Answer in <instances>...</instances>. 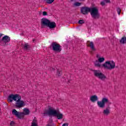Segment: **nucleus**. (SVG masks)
Segmentation results:
<instances>
[{
	"mask_svg": "<svg viewBox=\"0 0 126 126\" xmlns=\"http://www.w3.org/2000/svg\"><path fill=\"white\" fill-rule=\"evenodd\" d=\"M103 114L105 116H108V115H110V109L108 108H106L105 110H103Z\"/></svg>",
	"mask_w": 126,
	"mask_h": 126,
	"instance_id": "obj_16",
	"label": "nucleus"
},
{
	"mask_svg": "<svg viewBox=\"0 0 126 126\" xmlns=\"http://www.w3.org/2000/svg\"><path fill=\"white\" fill-rule=\"evenodd\" d=\"M62 126H68V123H64V124H63Z\"/></svg>",
	"mask_w": 126,
	"mask_h": 126,
	"instance_id": "obj_29",
	"label": "nucleus"
},
{
	"mask_svg": "<svg viewBox=\"0 0 126 126\" xmlns=\"http://www.w3.org/2000/svg\"><path fill=\"white\" fill-rule=\"evenodd\" d=\"M55 117H57L58 120H62V119L63 118V114L60 113V112L57 111Z\"/></svg>",
	"mask_w": 126,
	"mask_h": 126,
	"instance_id": "obj_14",
	"label": "nucleus"
},
{
	"mask_svg": "<svg viewBox=\"0 0 126 126\" xmlns=\"http://www.w3.org/2000/svg\"><path fill=\"white\" fill-rule=\"evenodd\" d=\"M94 65L96 67H101V64L100 63V62L98 60H96L94 63Z\"/></svg>",
	"mask_w": 126,
	"mask_h": 126,
	"instance_id": "obj_17",
	"label": "nucleus"
},
{
	"mask_svg": "<svg viewBox=\"0 0 126 126\" xmlns=\"http://www.w3.org/2000/svg\"><path fill=\"white\" fill-rule=\"evenodd\" d=\"M99 63H103V62H104L105 61V58H98V60H97Z\"/></svg>",
	"mask_w": 126,
	"mask_h": 126,
	"instance_id": "obj_21",
	"label": "nucleus"
},
{
	"mask_svg": "<svg viewBox=\"0 0 126 126\" xmlns=\"http://www.w3.org/2000/svg\"><path fill=\"white\" fill-rule=\"evenodd\" d=\"M47 27H49L50 29H54V28H56L57 27V24L55 22H51L50 21L48 25L47 26Z\"/></svg>",
	"mask_w": 126,
	"mask_h": 126,
	"instance_id": "obj_13",
	"label": "nucleus"
},
{
	"mask_svg": "<svg viewBox=\"0 0 126 126\" xmlns=\"http://www.w3.org/2000/svg\"><path fill=\"white\" fill-rule=\"evenodd\" d=\"M10 126H14V122L11 121L10 123Z\"/></svg>",
	"mask_w": 126,
	"mask_h": 126,
	"instance_id": "obj_30",
	"label": "nucleus"
},
{
	"mask_svg": "<svg viewBox=\"0 0 126 126\" xmlns=\"http://www.w3.org/2000/svg\"><path fill=\"white\" fill-rule=\"evenodd\" d=\"M31 126H38V122L35 119H34L32 123Z\"/></svg>",
	"mask_w": 126,
	"mask_h": 126,
	"instance_id": "obj_18",
	"label": "nucleus"
},
{
	"mask_svg": "<svg viewBox=\"0 0 126 126\" xmlns=\"http://www.w3.org/2000/svg\"><path fill=\"white\" fill-rule=\"evenodd\" d=\"M100 4H101V5H102V6H104V5H105V1H101V2H100Z\"/></svg>",
	"mask_w": 126,
	"mask_h": 126,
	"instance_id": "obj_28",
	"label": "nucleus"
},
{
	"mask_svg": "<svg viewBox=\"0 0 126 126\" xmlns=\"http://www.w3.org/2000/svg\"><path fill=\"white\" fill-rule=\"evenodd\" d=\"M92 71L94 72V75L95 77L100 79V80L104 81V80L107 79V77L106 75L103 74L101 71L98 70H93Z\"/></svg>",
	"mask_w": 126,
	"mask_h": 126,
	"instance_id": "obj_3",
	"label": "nucleus"
},
{
	"mask_svg": "<svg viewBox=\"0 0 126 126\" xmlns=\"http://www.w3.org/2000/svg\"><path fill=\"white\" fill-rule=\"evenodd\" d=\"M12 115H14L18 119H23L24 118V116H28L30 114V110L28 108H24L23 112H19L17 111L15 109H13L12 111Z\"/></svg>",
	"mask_w": 126,
	"mask_h": 126,
	"instance_id": "obj_2",
	"label": "nucleus"
},
{
	"mask_svg": "<svg viewBox=\"0 0 126 126\" xmlns=\"http://www.w3.org/2000/svg\"><path fill=\"white\" fill-rule=\"evenodd\" d=\"M20 97V95L18 94H10L7 99L8 102H9L10 103H12V102H13V101H17V100Z\"/></svg>",
	"mask_w": 126,
	"mask_h": 126,
	"instance_id": "obj_8",
	"label": "nucleus"
},
{
	"mask_svg": "<svg viewBox=\"0 0 126 126\" xmlns=\"http://www.w3.org/2000/svg\"><path fill=\"white\" fill-rule=\"evenodd\" d=\"M121 12H122V10L121 9V8H120L119 7L117 8V12L119 15L121 14Z\"/></svg>",
	"mask_w": 126,
	"mask_h": 126,
	"instance_id": "obj_26",
	"label": "nucleus"
},
{
	"mask_svg": "<svg viewBox=\"0 0 126 126\" xmlns=\"http://www.w3.org/2000/svg\"><path fill=\"white\" fill-rule=\"evenodd\" d=\"M79 24H84L85 23V21L84 20H80L78 21Z\"/></svg>",
	"mask_w": 126,
	"mask_h": 126,
	"instance_id": "obj_23",
	"label": "nucleus"
},
{
	"mask_svg": "<svg viewBox=\"0 0 126 126\" xmlns=\"http://www.w3.org/2000/svg\"><path fill=\"white\" fill-rule=\"evenodd\" d=\"M2 36H3V34L0 33V38H1V37H2Z\"/></svg>",
	"mask_w": 126,
	"mask_h": 126,
	"instance_id": "obj_31",
	"label": "nucleus"
},
{
	"mask_svg": "<svg viewBox=\"0 0 126 126\" xmlns=\"http://www.w3.org/2000/svg\"><path fill=\"white\" fill-rule=\"evenodd\" d=\"M121 44H126V37H123L120 40Z\"/></svg>",
	"mask_w": 126,
	"mask_h": 126,
	"instance_id": "obj_19",
	"label": "nucleus"
},
{
	"mask_svg": "<svg viewBox=\"0 0 126 126\" xmlns=\"http://www.w3.org/2000/svg\"><path fill=\"white\" fill-rule=\"evenodd\" d=\"M51 47L54 52H57L58 53L62 52V46L56 42L52 43Z\"/></svg>",
	"mask_w": 126,
	"mask_h": 126,
	"instance_id": "obj_5",
	"label": "nucleus"
},
{
	"mask_svg": "<svg viewBox=\"0 0 126 126\" xmlns=\"http://www.w3.org/2000/svg\"><path fill=\"white\" fill-rule=\"evenodd\" d=\"M54 0H46L47 3H52V2H54Z\"/></svg>",
	"mask_w": 126,
	"mask_h": 126,
	"instance_id": "obj_24",
	"label": "nucleus"
},
{
	"mask_svg": "<svg viewBox=\"0 0 126 126\" xmlns=\"http://www.w3.org/2000/svg\"><path fill=\"white\" fill-rule=\"evenodd\" d=\"M16 102V108H22L25 106V102H24L23 100H21V96H20V97L17 99Z\"/></svg>",
	"mask_w": 126,
	"mask_h": 126,
	"instance_id": "obj_9",
	"label": "nucleus"
},
{
	"mask_svg": "<svg viewBox=\"0 0 126 126\" xmlns=\"http://www.w3.org/2000/svg\"><path fill=\"white\" fill-rule=\"evenodd\" d=\"M29 48V45H28V43H26L24 45V49L25 50H28Z\"/></svg>",
	"mask_w": 126,
	"mask_h": 126,
	"instance_id": "obj_22",
	"label": "nucleus"
},
{
	"mask_svg": "<svg viewBox=\"0 0 126 126\" xmlns=\"http://www.w3.org/2000/svg\"><path fill=\"white\" fill-rule=\"evenodd\" d=\"M48 13H47V12L46 11H43L42 12V15L44 16H46V15H47Z\"/></svg>",
	"mask_w": 126,
	"mask_h": 126,
	"instance_id": "obj_27",
	"label": "nucleus"
},
{
	"mask_svg": "<svg viewBox=\"0 0 126 126\" xmlns=\"http://www.w3.org/2000/svg\"><path fill=\"white\" fill-rule=\"evenodd\" d=\"M62 70L60 69H58L57 72V75H58V76H61V75H62Z\"/></svg>",
	"mask_w": 126,
	"mask_h": 126,
	"instance_id": "obj_20",
	"label": "nucleus"
},
{
	"mask_svg": "<svg viewBox=\"0 0 126 126\" xmlns=\"http://www.w3.org/2000/svg\"><path fill=\"white\" fill-rule=\"evenodd\" d=\"M102 66H103L104 68H107V69H113L115 68L116 63L113 61H106L102 64Z\"/></svg>",
	"mask_w": 126,
	"mask_h": 126,
	"instance_id": "obj_4",
	"label": "nucleus"
},
{
	"mask_svg": "<svg viewBox=\"0 0 126 126\" xmlns=\"http://www.w3.org/2000/svg\"><path fill=\"white\" fill-rule=\"evenodd\" d=\"M51 70H54V68H51Z\"/></svg>",
	"mask_w": 126,
	"mask_h": 126,
	"instance_id": "obj_33",
	"label": "nucleus"
},
{
	"mask_svg": "<svg viewBox=\"0 0 126 126\" xmlns=\"http://www.w3.org/2000/svg\"><path fill=\"white\" fill-rule=\"evenodd\" d=\"M89 12L93 19H99V18H100L99 9L97 7H92L89 8L87 6H84L81 8V13H82V14L86 15L88 14Z\"/></svg>",
	"mask_w": 126,
	"mask_h": 126,
	"instance_id": "obj_1",
	"label": "nucleus"
},
{
	"mask_svg": "<svg viewBox=\"0 0 126 126\" xmlns=\"http://www.w3.org/2000/svg\"><path fill=\"white\" fill-rule=\"evenodd\" d=\"M90 100L93 103H95L96 101H98V96L96 95H92L90 97Z\"/></svg>",
	"mask_w": 126,
	"mask_h": 126,
	"instance_id": "obj_15",
	"label": "nucleus"
},
{
	"mask_svg": "<svg viewBox=\"0 0 126 126\" xmlns=\"http://www.w3.org/2000/svg\"><path fill=\"white\" fill-rule=\"evenodd\" d=\"M106 2H110V0H107Z\"/></svg>",
	"mask_w": 126,
	"mask_h": 126,
	"instance_id": "obj_32",
	"label": "nucleus"
},
{
	"mask_svg": "<svg viewBox=\"0 0 126 126\" xmlns=\"http://www.w3.org/2000/svg\"><path fill=\"white\" fill-rule=\"evenodd\" d=\"M74 5H75L76 6H80V5H81V3L76 2L74 3Z\"/></svg>",
	"mask_w": 126,
	"mask_h": 126,
	"instance_id": "obj_25",
	"label": "nucleus"
},
{
	"mask_svg": "<svg viewBox=\"0 0 126 126\" xmlns=\"http://www.w3.org/2000/svg\"><path fill=\"white\" fill-rule=\"evenodd\" d=\"M88 46L91 48L92 51H90L91 55H93V52H95L96 51V49L94 47V43L93 42L88 41Z\"/></svg>",
	"mask_w": 126,
	"mask_h": 126,
	"instance_id": "obj_11",
	"label": "nucleus"
},
{
	"mask_svg": "<svg viewBox=\"0 0 126 126\" xmlns=\"http://www.w3.org/2000/svg\"><path fill=\"white\" fill-rule=\"evenodd\" d=\"M109 103V99L107 97H103L102 98L101 101H98L97 102V104L99 108H105V105Z\"/></svg>",
	"mask_w": 126,
	"mask_h": 126,
	"instance_id": "obj_6",
	"label": "nucleus"
},
{
	"mask_svg": "<svg viewBox=\"0 0 126 126\" xmlns=\"http://www.w3.org/2000/svg\"><path fill=\"white\" fill-rule=\"evenodd\" d=\"M49 23L50 20L48 19L43 18L41 19V25H42V26H47L48 27Z\"/></svg>",
	"mask_w": 126,
	"mask_h": 126,
	"instance_id": "obj_12",
	"label": "nucleus"
},
{
	"mask_svg": "<svg viewBox=\"0 0 126 126\" xmlns=\"http://www.w3.org/2000/svg\"><path fill=\"white\" fill-rule=\"evenodd\" d=\"M10 42V37L5 35L3 36V37L1 39V43H2V46H3L4 47H6V46H8L9 45V42Z\"/></svg>",
	"mask_w": 126,
	"mask_h": 126,
	"instance_id": "obj_7",
	"label": "nucleus"
},
{
	"mask_svg": "<svg viewBox=\"0 0 126 126\" xmlns=\"http://www.w3.org/2000/svg\"><path fill=\"white\" fill-rule=\"evenodd\" d=\"M57 110L52 107H49L48 110L44 112V115H48V116H55L57 114Z\"/></svg>",
	"mask_w": 126,
	"mask_h": 126,
	"instance_id": "obj_10",
	"label": "nucleus"
}]
</instances>
